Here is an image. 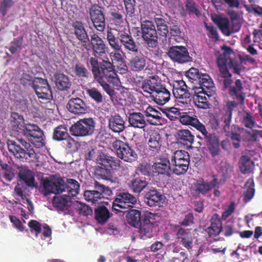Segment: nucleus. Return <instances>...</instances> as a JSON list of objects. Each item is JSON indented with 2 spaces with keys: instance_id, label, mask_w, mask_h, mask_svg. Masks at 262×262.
Segmentation results:
<instances>
[{
  "instance_id": "13",
  "label": "nucleus",
  "mask_w": 262,
  "mask_h": 262,
  "mask_svg": "<svg viewBox=\"0 0 262 262\" xmlns=\"http://www.w3.org/2000/svg\"><path fill=\"white\" fill-rule=\"evenodd\" d=\"M238 105V103L235 101H227L219 115L218 121L222 123L221 126L224 132H229L231 129L232 112Z\"/></svg>"
},
{
  "instance_id": "56",
  "label": "nucleus",
  "mask_w": 262,
  "mask_h": 262,
  "mask_svg": "<svg viewBox=\"0 0 262 262\" xmlns=\"http://www.w3.org/2000/svg\"><path fill=\"white\" fill-rule=\"evenodd\" d=\"M35 77H34L32 75L27 73L24 72L20 78V84L25 88H29L33 85L34 81H35Z\"/></svg>"
},
{
  "instance_id": "11",
  "label": "nucleus",
  "mask_w": 262,
  "mask_h": 262,
  "mask_svg": "<svg viewBox=\"0 0 262 262\" xmlns=\"http://www.w3.org/2000/svg\"><path fill=\"white\" fill-rule=\"evenodd\" d=\"M112 194V190L107 186L95 181L94 183V190H87L84 192V196L86 200L93 203H99L98 201L102 198L106 196H110Z\"/></svg>"
},
{
  "instance_id": "61",
  "label": "nucleus",
  "mask_w": 262,
  "mask_h": 262,
  "mask_svg": "<svg viewBox=\"0 0 262 262\" xmlns=\"http://www.w3.org/2000/svg\"><path fill=\"white\" fill-rule=\"evenodd\" d=\"M220 172L222 173L223 178L227 179L230 177L233 171L232 167L226 162H221L219 168Z\"/></svg>"
},
{
  "instance_id": "35",
  "label": "nucleus",
  "mask_w": 262,
  "mask_h": 262,
  "mask_svg": "<svg viewBox=\"0 0 262 262\" xmlns=\"http://www.w3.org/2000/svg\"><path fill=\"white\" fill-rule=\"evenodd\" d=\"M128 122L135 128H143L146 125L144 115L140 112H133L129 114Z\"/></svg>"
},
{
  "instance_id": "2",
  "label": "nucleus",
  "mask_w": 262,
  "mask_h": 262,
  "mask_svg": "<svg viewBox=\"0 0 262 262\" xmlns=\"http://www.w3.org/2000/svg\"><path fill=\"white\" fill-rule=\"evenodd\" d=\"M89 62L92 68L94 79L99 83L111 98H114L116 92L110 84L117 85L119 79L115 72L113 64L110 61L105 60L99 62L93 57L90 58Z\"/></svg>"
},
{
  "instance_id": "49",
  "label": "nucleus",
  "mask_w": 262,
  "mask_h": 262,
  "mask_svg": "<svg viewBox=\"0 0 262 262\" xmlns=\"http://www.w3.org/2000/svg\"><path fill=\"white\" fill-rule=\"evenodd\" d=\"M11 124L14 130L22 133L24 130L26 124L23 117L18 113L13 112L11 114Z\"/></svg>"
},
{
  "instance_id": "57",
  "label": "nucleus",
  "mask_w": 262,
  "mask_h": 262,
  "mask_svg": "<svg viewBox=\"0 0 262 262\" xmlns=\"http://www.w3.org/2000/svg\"><path fill=\"white\" fill-rule=\"evenodd\" d=\"M23 41V36H21L17 38H14L13 39V40L11 42V46L9 48V50L11 54H14L17 51H20L22 50Z\"/></svg>"
},
{
  "instance_id": "30",
  "label": "nucleus",
  "mask_w": 262,
  "mask_h": 262,
  "mask_svg": "<svg viewBox=\"0 0 262 262\" xmlns=\"http://www.w3.org/2000/svg\"><path fill=\"white\" fill-rule=\"evenodd\" d=\"M108 127L112 132L120 133L125 128V121L119 114L111 115L108 119Z\"/></svg>"
},
{
  "instance_id": "8",
  "label": "nucleus",
  "mask_w": 262,
  "mask_h": 262,
  "mask_svg": "<svg viewBox=\"0 0 262 262\" xmlns=\"http://www.w3.org/2000/svg\"><path fill=\"white\" fill-rule=\"evenodd\" d=\"M95 122L92 118H86L77 121L70 128L72 135L75 137H85L94 133Z\"/></svg>"
},
{
  "instance_id": "6",
  "label": "nucleus",
  "mask_w": 262,
  "mask_h": 262,
  "mask_svg": "<svg viewBox=\"0 0 262 262\" xmlns=\"http://www.w3.org/2000/svg\"><path fill=\"white\" fill-rule=\"evenodd\" d=\"M112 146L117 157L124 161L132 163L137 160L138 154L128 143L115 139L112 143Z\"/></svg>"
},
{
  "instance_id": "23",
  "label": "nucleus",
  "mask_w": 262,
  "mask_h": 262,
  "mask_svg": "<svg viewBox=\"0 0 262 262\" xmlns=\"http://www.w3.org/2000/svg\"><path fill=\"white\" fill-rule=\"evenodd\" d=\"M163 85L154 76L149 77L148 79L144 80L142 83L141 88L143 91L150 95L160 89Z\"/></svg>"
},
{
  "instance_id": "26",
  "label": "nucleus",
  "mask_w": 262,
  "mask_h": 262,
  "mask_svg": "<svg viewBox=\"0 0 262 262\" xmlns=\"http://www.w3.org/2000/svg\"><path fill=\"white\" fill-rule=\"evenodd\" d=\"M176 235L178 239H181V244L185 248L187 249H191L193 237L190 229L180 228L178 229Z\"/></svg>"
},
{
  "instance_id": "12",
  "label": "nucleus",
  "mask_w": 262,
  "mask_h": 262,
  "mask_svg": "<svg viewBox=\"0 0 262 262\" xmlns=\"http://www.w3.org/2000/svg\"><path fill=\"white\" fill-rule=\"evenodd\" d=\"M167 54L174 62L183 64L192 61L187 48L183 46H172L169 48Z\"/></svg>"
},
{
  "instance_id": "21",
  "label": "nucleus",
  "mask_w": 262,
  "mask_h": 262,
  "mask_svg": "<svg viewBox=\"0 0 262 262\" xmlns=\"http://www.w3.org/2000/svg\"><path fill=\"white\" fill-rule=\"evenodd\" d=\"M164 199V196L156 189L149 190L144 195V202L150 207L159 205Z\"/></svg>"
},
{
  "instance_id": "1",
  "label": "nucleus",
  "mask_w": 262,
  "mask_h": 262,
  "mask_svg": "<svg viewBox=\"0 0 262 262\" xmlns=\"http://www.w3.org/2000/svg\"><path fill=\"white\" fill-rule=\"evenodd\" d=\"M223 49H225V52L218 56L216 61L219 70L217 80L223 84L224 89H229L228 94L230 96H234L238 91L243 89L244 88L239 79L235 80V86L232 85L233 81L232 75L230 73L229 70L233 69L234 74L239 75L243 66L241 61L230 57V54L232 52L230 47L224 46Z\"/></svg>"
},
{
  "instance_id": "53",
  "label": "nucleus",
  "mask_w": 262,
  "mask_h": 262,
  "mask_svg": "<svg viewBox=\"0 0 262 262\" xmlns=\"http://www.w3.org/2000/svg\"><path fill=\"white\" fill-rule=\"evenodd\" d=\"M185 10L189 15L194 14L196 16L199 17L201 13L199 9V6L193 0H184Z\"/></svg>"
},
{
  "instance_id": "40",
  "label": "nucleus",
  "mask_w": 262,
  "mask_h": 262,
  "mask_svg": "<svg viewBox=\"0 0 262 262\" xmlns=\"http://www.w3.org/2000/svg\"><path fill=\"white\" fill-rule=\"evenodd\" d=\"M171 164H182L189 166L190 163L189 154L185 150H176L171 157Z\"/></svg>"
},
{
  "instance_id": "31",
  "label": "nucleus",
  "mask_w": 262,
  "mask_h": 262,
  "mask_svg": "<svg viewBox=\"0 0 262 262\" xmlns=\"http://www.w3.org/2000/svg\"><path fill=\"white\" fill-rule=\"evenodd\" d=\"M244 129L239 127L238 125L234 124L231 125V129L229 132H224L231 140L232 146L234 148L237 149L241 146L242 137L239 132L241 130Z\"/></svg>"
},
{
  "instance_id": "32",
  "label": "nucleus",
  "mask_w": 262,
  "mask_h": 262,
  "mask_svg": "<svg viewBox=\"0 0 262 262\" xmlns=\"http://www.w3.org/2000/svg\"><path fill=\"white\" fill-rule=\"evenodd\" d=\"M150 97L159 105H164L170 100L171 94L165 86L163 85L157 92L154 93Z\"/></svg>"
},
{
  "instance_id": "59",
  "label": "nucleus",
  "mask_w": 262,
  "mask_h": 262,
  "mask_svg": "<svg viewBox=\"0 0 262 262\" xmlns=\"http://www.w3.org/2000/svg\"><path fill=\"white\" fill-rule=\"evenodd\" d=\"M67 150L70 152L73 153L77 151L78 149V143L70 136L63 141Z\"/></svg>"
},
{
  "instance_id": "18",
  "label": "nucleus",
  "mask_w": 262,
  "mask_h": 262,
  "mask_svg": "<svg viewBox=\"0 0 262 262\" xmlns=\"http://www.w3.org/2000/svg\"><path fill=\"white\" fill-rule=\"evenodd\" d=\"M72 27L76 38L81 42L84 48L89 50L87 44L90 38L83 23L80 20H75L72 23Z\"/></svg>"
},
{
  "instance_id": "9",
  "label": "nucleus",
  "mask_w": 262,
  "mask_h": 262,
  "mask_svg": "<svg viewBox=\"0 0 262 262\" xmlns=\"http://www.w3.org/2000/svg\"><path fill=\"white\" fill-rule=\"evenodd\" d=\"M104 8L98 4H93L91 5L89 10L90 19L93 26L98 31L103 32L106 26Z\"/></svg>"
},
{
  "instance_id": "54",
  "label": "nucleus",
  "mask_w": 262,
  "mask_h": 262,
  "mask_svg": "<svg viewBox=\"0 0 262 262\" xmlns=\"http://www.w3.org/2000/svg\"><path fill=\"white\" fill-rule=\"evenodd\" d=\"M249 185L244 193V201L246 203L249 202L253 198L255 194V185L253 179H249L246 182V185Z\"/></svg>"
},
{
  "instance_id": "7",
  "label": "nucleus",
  "mask_w": 262,
  "mask_h": 262,
  "mask_svg": "<svg viewBox=\"0 0 262 262\" xmlns=\"http://www.w3.org/2000/svg\"><path fill=\"white\" fill-rule=\"evenodd\" d=\"M141 33L147 47L156 48L158 46V36L152 21L145 20L141 22Z\"/></svg>"
},
{
  "instance_id": "58",
  "label": "nucleus",
  "mask_w": 262,
  "mask_h": 262,
  "mask_svg": "<svg viewBox=\"0 0 262 262\" xmlns=\"http://www.w3.org/2000/svg\"><path fill=\"white\" fill-rule=\"evenodd\" d=\"M73 72L76 76L79 78H88L90 74L85 66L81 63H77L75 65Z\"/></svg>"
},
{
  "instance_id": "39",
  "label": "nucleus",
  "mask_w": 262,
  "mask_h": 262,
  "mask_svg": "<svg viewBox=\"0 0 262 262\" xmlns=\"http://www.w3.org/2000/svg\"><path fill=\"white\" fill-rule=\"evenodd\" d=\"M154 20L157 28V35L159 34L160 36L166 38L169 30L163 16L161 14H156Z\"/></svg>"
},
{
  "instance_id": "10",
  "label": "nucleus",
  "mask_w": 262,
  "mask_h": 262,
  "mask_svg": "<svg viewBox=\"0 0 262 262\" xmlns=\"http://www.w3.org/2000/svg\"><path fill=\"white\" fill-rule=\"evenodd\" d=\"M156 214L150 212H146L143 214L142 222L139 226V237L146 240L154 236L155 217Z\"/></svg>"
},
{
  "instance_id": "5",
  "label": "nucleus",
  "mask_w": 262,
  "mask_h": 262,
  "mask_svg": "<svg viewBox=\"0 0 262 262\" xmlns=\"http://www.w3.org/2000/svg\"><path fill=\"white\" fill-rule=\"evenodd\" d=\"M64 179L61 177L52 175L41 180L39 188V192L44 196L51 194H59L63 192Z\"/></svg>"
},
{
  "instance_id": "19",
  "label": "nucleus",
  "mask_w": 262,
  "mask_h": 262,
  "mask_svg": "<svg viewBox=\"0 0 262 262\" xmlns=\"http://www.w3.org/2000/svg\"><path fill=\"white\" fill-rule=\"evenodd\" d=\"M123 30L119 31L113 28H108L107 31L106 39L111 48L115 51L121 50V41Z\"/></svg>"
},
{
  "instance_id": "37",
  "label": "nucleus",
  "mask_w": 262,
  "mask_h": 262,
  "mask_svg": "<svg viewBox=\"0 0 262 262\" xmlns=\"http://www.w3.org/2000/svg\"><path fill=\"white\" fill-rule=\"evenodd\" d=\"M55 82L57 89L60 91H68L71 87L72 83L69 77L63 73H56L55 75Z\"/></svg>"
},
{
  "instance_id": "16",
  "label": "nucleus",
  "mask_w": 262,
  "mask_h": 262,
  "mask_svg": "<svg viewBox=\"0 0 262 262\" xmlns=\"http://www.w3.org/2000/svg\"><path fill=\"white\" fill-rule=\"evenodd\" d=\"M172 93L179 103L188 104L190 101V94L185 82L183 80L175 81L173 84Z\"/></svg>"
},
{
  "instance_id": "14",
  "label": "nucleus",
  "mask_w": 262,
  "mask_h": 262,
  "mask_svg": "<svg viewBox=\"0 0 262 262\" xmlns=\"http://www.w3.org/2000/svg\"><path fill=\"white\" fill-rule=\"evenodd\" d=\"M203 135L204 144L206 146L209 153L212 157L219 156L221 152L219 137L213 134L209 133L206 127L200 131Z\"/></svg>"
},
{
  "instance_id": "63",
  "label": "nucleus",
  "mask_w": 262,
  "mask_h": 262,
  "mask_svg": "<svg viewBox=\"0 0 262 262\" xmlns=\"http://www.w3.org/2000/svg\"><path fill=\"white\" fill-rule=\"evenodd\" d=\"M76 210L81 215L88 216L93 214V210L91 207L84 203H79L77 206Z\"/></svg>"
},
{
  "instance_id": "41",
  "label": "nucleus",
  "mask_w": 262,
  "mask_h": 262,
  "mask_svg": "<svg viewBox=\"0 0 262 262\" xmlns=\"http://www.w3.org/2000/svg\"><path fill=\"white\" fill-rule=\"evenodd\" d=\"M94 214L96 221L101 225L105 224L111 217L108 209L103 205L97 206L95 209Z\"/></svg>"
},
{
  "instance_id": "48",
  "label": "nucleus",
  "mask_w": 262,
  "mask_h": 262,
  "mask_svg": "<svg viewBox=\"0 0 262 262\" xmlns=\"http://www.w3.org/2000/svg\"><path fill=\"white\" fill-rule=\"evenodd\" d=\"M69 136L67 127L64 125H59L54 128L52 139L58 142L63 141Z\"/></svg>"
},
{
  "instance_id": "55",
  "label": "nucleus",
  "mask_w": 262,
  "mask_h": 262,
  "mask_svg": "<svg viewBox=\"0 0 262 262\" xmlns=\"http://www.w3.org/2000/svg\"><path fill=\"white\" fill-rule=\"evenodd\" d=\"M86 93L92 100L97 103H101L103 101L102 94L96 88L93 87L86 89Z\"/></svg>"
},
{
  "instance_id": "29",
  "label": "nucleus",
  "mask_w": 262,
  "mask_h": 262,
  "mask_svg": "<svg viewBox=\"0 0 262 262\" xmlns=\"http://www.w3.org/2000/svg\"><path fill=\"white\" fill-rule=\"evenodd\" d=\"M154 172L158 174L170 175V163L167 158H160L154 163Z\"/></svg>"
},
{
  "instance_id": "51",
  "label": "nucleus",
  "mask_w": 262,
  "mask_h": 262,
  "mask_svg": "<svg viewBox=\"0 0 262 262\" xmlns=\"http://www.w3.org/2000/svg\"><path fill=\"white\" fill-rule=\"evenodd\" d=\"M215 23L224 35L229 36L232 34L230 27V22L228 18L219 17L216 19Z\"/></svg>"
},
{
  "instance_id": "42",
  "label": "nucleus",
  "mask_w": 262,
  "mask_h": 262,
  "mask_svg": "<svg viewBox=\"0 0 262 262\" xmlns=\"http://www.w3.org/2000/svg\"><path fill=\"white\" fill-rule=\"evenodd\" d=\"M176 137L178 141L186 145H191L194 138V135L188 129L178 130Z\"/></svg>"
},
{
  "instance_id": "27",
  "label": "nucleus",
  "mask_w": 262,
  "mask_h": 262,
  "mask_svg": "<svg viewBox=\"0 0 262 262\" xmlns=\"http://www.w3.org/2000/svg\"><path fill=\"white\" fill-rule=\"evenodd\" d=\"M146 60L147 57L144 55H136L129 59L128 62L129 67L134 72H141L146 67Z\"/></svg>"
},
{
  "instance_id": "34",
  "label": "nucleus",
  "mask_w": 262,
  "mask_h": 262,
  "mask_svg": "<svg viewBox=\"0 0 262 262\" xmlns=\"http://www.w3.org/2000/svg\"><path fill=\"white\" fill-rule=\"evenodd\" d=\"M126 220L127 223L135 228H138L141 222L143 217V214L141 215L140 211L137 209H128L126 212Z\"/></svg>"
},
{
  "instance_id": "52",
  "label": "nucleus",
  "mask_w": 262,
  "mask_h": 262,
  "mask_svg": "<svg viewBox=\"0 0 262 262\" xmlns=\"http://www.w3.org/2000/svg\"><path fill=\"white\" fill-rule=\"evenodd\" d=\"M241 122L245 127L250 129L253 128L256 123L254 117L249 111L244 112Z\"/></svg>"
},
{
  "instance_id": "46",
  "label": "nucleus",
  "mask_w": 262,
  "mask_h": 262,
  "mask_svg": "<svg viewBox=\"0 0 262 262\" xmlns=\"http://www.w3.org/2000/svg\"><path fill=\"white\" fill-rule=\"evenodd\" d=\"M18 176L27 186L32 187L36 186L35 176L31 170L28 169H22L19 171Z\"/></svg>"
},
{
  "instance_id": "50",
  "label": "nucleus",
  "mask_w": 262,
  "mask_h": 262,
  "mask_svg": "<svg viewBox=\"0 0 262 262\" xmlns=\"http://www.w3.org/2000/svg\"><path fill=\"white\" fill-rule=\"evenodd\" d=\"M94 175L97 179L112 181L113 178L112 170L98 165L95 169Z\"/></svg>"
},
{
  "instance_id": "45",
  "label": "nucleus",
  "mask_w": 262,
  "mask_h": 262,
  "mask_svg": "<svg viewBox=\"0 0 262 262\" xmlns=\"http://www.w3.org/2000/svg\"><path fill=\"white\" fill-rule=\"evenodd\" d=\"M148 184L145 180L136 178L130 180L128 183L129 188L135 193H140Z\"/></svg>"
},
{
  "instance_id": "15",
  "label": "nucleus",
  "mask_w": 262,
  "mask_h": 262,
  "mask_svg": "<svg viewBox=\"0 0 262 262\" xmlns=\"http://www.w3.org/2000/svg\"><path fill=\"white\" fill-rule=\"evenodd\" d=\"M218 184L217 179L216 178L210 182L200 178L196 180L191 186V191L194 195L203 196L206 195L212 188L216 187Z\"/></svg>"
},
{
  "instance_id": "3",
  "label": "nucleus",
  "mask_w": 262,
  "mask_h": 262,
  "mask_svg": "<svg viewBox=\"0 0 262 262\" xmlns=\"http://www.w3.org/2000/svg\"><path fill=\"white\" fill-rule=\"evenodd\" d=\"M7 145L9 151L20 162H28L36 159V154L30 143L22 138L8 140Z\"/></svg>"
},
{
  "instance_id": "28",
  "label": "nucleus",
  "mask_w": 262,
  "mask_h": 262,
  "mask_svg": "<svg viewBox=\"0 0 262 262\" xmlns=\"http://www.w3.org/2000/svg\"><path fill=\"white\" fill-rule=\"evenodd\" d=\"M162 138L157 132L152 133L148 141V151L152 155L159 153L161 147Z\"/></svg>"
},
{
  "instance_id": "4",
  "label": "nucleus",
  "mask_w": 262,
  "mask_h": 262,
  "mask_svg": "<svg viewBox=\"0 0 262 262\" xmlns=\"http://www.w3.org/2000/svg\"><path fill=\"white\" fill-rule=\"evenodd\" d=\"M137 202V198L128 192L120 191L116 194L112 203V210L115 213H125L133 208Z\"/></svg>"
},
{
  "instance_id": "33",
  "label": "nucleus",
  "mask_w": 262,
  "mask_h": 262,
  "mask_svg": "<svg viewBox=\"0 0 262 262\" xmlns=\"http://www.w3.org/2000/svg\"><path fill=\"white\" fill-rule=\"evenodd\" d=\"M179 120L182 124L191 125L200 132L205 126L195 116H191L187 113H183L182 115L180 116Z\"/></svg>"
},
{
  "instance_id": "60",
  "label": "nucleus",
  "mask_w": 262,
  "mask_h": 262,
  "mask_svg": "<svg viewBox=\"0 0 262 262\" xmlns=\"http://www.w3.org/2000/svg\"><path fill=\"white\" fill-rule=\"evenodd\" d=\"M153 167V165L147 162H143L139 165L138 170L144 176H149L154 173Z\"/></svg>"
},
{
  "instance_id": "36",
  "label": "nucleus",
  "mask_w": 262,
  "mask_h": 262,
  "mask_svg": "<svg viewBox=\"0 0 262 262\" xmlns=\"http://www.w3.org/2000/svg\"><path fill=\"white\" fill-rule=\"evenodd\" d=\"M210 91V90H204V91L202 90L197 93L194 98V101L198 107L203 109L209 108L210 104L206 96H207L208 98L212 96L209 95L208 92Z\"/></svg>"
},
{
  "instance_id": "43",
  "label": "nucleus",
  "mask_w": 262,
  "mask_h": 262,
  "mask_svg": "<svg viewBox=\"0 0 262 262\" xmlns=\"http://www.w3.org/2000/svg\"><path fill=\"white\" fill-rule=\"evenodd\" d=\"M37 133L34 132L27 138L29 141L36 148H40L45 145L43 132L40 127L36 130Z\"/></svg>"
},
{
  "instance_id": "20",
  "label": "nucleus",
  "mask_w": 262,
  "mask_h": 262,
  "mask_svg": "<svg viewBox=\"0 0 262 262\" xmlns=\"http://www.w3.org/2000/svg\"><path fill=\"white\" fill-rule=\"evenodd\" d=\"M67 108L70 113L78 115L85 114L88 110L85 101L78 97L70 99L67 104Z\"/></svg>"
},
{
  "instance_id": "38",
  "label": "nucleus",
  "mask_w": 262,
  "mask_h": 262,
  "mask_svg": "<svg viewBox=\"0 0 262 262\" xmlns=\"http://www.w3.org/2000/svg\"><path fill=\"white\" fill-rule=\"evenodd\" d=\"M196 84L200 85L203 91H204V90H210V92H208L209 95H213L214 94L215 89L214 84L212 78L208 74L202 73Z\"/></svg>"
},
{
  "instance_id": "47",
  "label": "nucleus",
  "mask_w": 262,
  "mask_h": 262,
  "mask_svg": "<svg viewBox=\"0 0 262 262\" xmlns=\"http://www.w3.org/2000/svg\"><path fill=\"white\" fill-rule=\"evenodd\" d=\"M144 114L147 118H151L155 120V121H153L152 119H148L147 121L151 124H156L158 122H160L162 119L161 113L151 106L149 105L146 110L144 111Z\"/></svg>"
},
{
  "instance_id": "44",
  "label": "nucleus",
  "mask_w": 262,
  "mask_h": 262,
  "mask_svg": "<svg viewBox=\"0 0 262 262\" xmlns=\"http://www.w3.org/2000/svg\"><path fill=\"white\" fill-rule=\"evenodd\" d=\"M71 201V198L63 194L60 196H55L53 198V206L58 211H64L68 209V203Z\"/></svg>"
},
{
  "instance_id": "17",
  "label": "nucleus",
  "mask_w": 262,
  "mask_h": 262,
  "mask_svg": "<svg viewBox=\"0 0 262 262\" xmlns=\"http://www.w3.org/2000/svg\"><path fill=\"white\" fill-rule=\"evenodd\" d=\"M32 88L38 99L51 97V94L52 93L51 86L46 79L35 77Z\"/></svg>"
},
{
  "instance_id": "25",
  "label": "nucleus",
  "mask_w": 262,
  "mask_h": 262,
  "mask_svg": "<svg viewBox=\"0 0 262 262\" xmlns=\"http://www.w3.org/2000/svg\"><path fill=\"white\" fill-rule=\"evenodd\" d=\"M63 187V192H67V194H65L72 199V197L77 196L79 193L80 184L75 179H67L66 181L64 180Z\"/></svg>"
},
{
  "instance_id": "62",
  "label": "nucleus",
  "mask_w": 262,
  "mask_h": 262,
  "mask_svg": "<svg viewBox=\"0 0 262 262\" xmlns=\"http://www.w3.org/2000/svg\"><path fill=\"white\" fill-rule=\"evenodd\" d=\"M124 4L125 6L126 15L129 17H133L135 14V0H123Z\"/></svg>"
},
{
  "instance_id": "64",
  "label": "nucleus",
  "mask_w": 262,
  "mask_h": 262,
  "mask_svg": "<svg viewBox=\"0 0 262 262\" xmlns=\"http://www.w3.org/2000/svg\"><path fill=\"white\" fill-rule=\"evenodd\" d=\"M202 74V73H200L198 69L191 68L186 72V76L189 79L192 80V82L196 84Z\"/></svg>"
},
{
  "instance_id": "24",
  "label": "nucleus",
  "mask_w": 262,
  "mask_h": 262,
  "mask_svg": "<svg viewBox=\"0 0 262 262\" xmlns=\"http://www.w3.org/2000/svg\"><path fill=\"white\" fill-rule=\"evenodd\" d=\"M238 167L241 173L248 175L253 173L255 163L249 156L243 155L239 158Z\"/></svg>"
},
{
  "instance_id": "22",
  "label": "nucleus",
  "mask_w": 262,
  "mask_h": 262,
  "mask_svg": "<svg viewBox=\"0 0 262 262\" xmlns=\"http://www.w3.org/2000/svg\"><path fill=\"white\" fill-rule=\"evenodd\" d=\"M121 47L129 53H137L139 51L138 46L132 36L125 31H123L121 41Z\"/></svg>"
}]
</instances>
